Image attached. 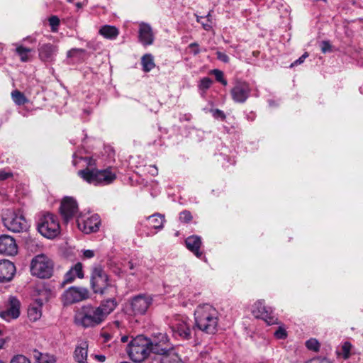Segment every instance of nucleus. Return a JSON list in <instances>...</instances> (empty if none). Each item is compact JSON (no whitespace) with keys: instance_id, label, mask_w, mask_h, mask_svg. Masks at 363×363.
I'll use <instances>...</instances> for the list:
<instances>
[{"instance_id":"obj_30","label":"nucleus","mask_w":363,"mask_h":363,"mask_svg":"<svg viewBox=\"0 0 363 363\" xmlns=\"http://www.w3.org/2000/svg\"><path fill=\"white\" fill-rule=\"evenodd\" d=\"M141 63L145 72H150L154 67L155 63L153 57L150 54H146L143 56Z\"/></svg>"},{"instance_id":"obj_56","label":"nucleus","mask_w":363,"mask_h":363,"mask_svg":"<svg viewBox=\"0 0 363 363\" xmlns=\"http://www.w3.org/2000/svg\"><path fill=\"white\" fill-rule=\"evenodd\" d=\"M85 160L88 161V164L89 165H91V162H92V159L91 157H86L85 158Z\"/></svg>"},{"instance_id":"obj_10","label":"nucleus","mask_w":363,"mask_h":363,"mask_svg":"<svg viewBox=\"0 0 363 363\" xmlns=\"http://www.w3.org/2000/svg\"><path fill=\"white\" fill-rule=\"evenodd\" d=\"M89 296V292L87 289L72 286L64 292L62 298L64 305L67 306L85 300Z\"/></svg>"},{"instance_id":"obj_3","label":"nucleus","mask_w":363,"mask_h":363,"mask_svg":"<svg viewBox=\"0 0 363 363\" xmlns=\"http://www.w3.org/2000/svg\"><path fill=\"white\" fill-rule=\"evenodd\" d=\"M151 340L143 335L133 338L128 345L127 352L135 362H142L150 354Z\"/></svg>"},{"instance_id":"obj_48","label":"nucleus","mask_w":363,"mask_h":363,"mask_svg":"<svg viewBox=\"0 0 363 363\" xmlns=\"http://www.w3.org/2000/svg\"><path fill=\"white\" fill-rule=\"evenodd\" d=\"M216 55H217V58L222 62H228L229 60L228 56L223 52H216Z\"/></svg>"},{"instance_id":"obj_32","label":"nucleus","mask_w":363,"mask_h":363,"mask_svg":"<svg viewBox=\"0 0 363 363\" xmlns=\"http://www.w3.org/2000/svg\"><path fill=\"white\" fill-rule=\"evenodd\" d=\"M11 98L18 106L24 105L28 102V99L25 95L18 90H14L11 92Z\"/></svg>"},{"instance_id":"obj_14","label":"nucleus","mask_w":363,"mask_h":363,"mask_svg":"<svg viewBox=\"0 0 363 363\" xmlns=\"http://www.w3.org/2000/svg\"><path fill=\"white\" fill-rule=\"evenodd\" d=\"M206 333L215 334L218 327V313L211 306L206 305Z\"/></svg>"},{"instance_id":"obj_15","label":"nucleus","mask_w":363,"mask_h":363,"mask_svg":"<svg viewBox=\"0 0 363 363\" xmlns=\"http://www.w3.org/2000/svg\"><path fill=\"white\" fill-rule=\"evenodd\" d=\"M18 252L16 240L9 235L0 236V253L6 255H15Z\"/></svg>"},{"instance_id":"obj_7","label":"nucleus","mask_w":363,"mask_h":363,"mask_svg":"<svg viewBox=\"0 0 363 363\" xmlns=\"http://www.w3.org/2000/svg\"><path fill=\"white\" fill-rule=\"evenodd\" d=\"M90 284L94 294H106L113 286L109 283L108 276L100 265L94 266L91 270Z\"/></svg>"},{"instance_id":"obj_60","label":"nucleus","mask_w":363,"mask_h":363,"mask_svg":"<svg viewBox=\"0 0 363 363\" xmlns=\"http://www.w3.org/2000/svg\"><path fill=\"white\" fill-rule=\"evenodd\" d=\"M210 17H211L210 13L207 16H206V18H207L208 21H210Z\"/></svg>"},{"instance_id":"obj_4","label":"nucleus","mask_w":363,"mask_h":363,"mask_svg":"<svg viewBox=\"0 0 363 363\" xmlns=\"http://www.w3.org/2000/svg\"><path fill=\"white\" fill-rule=\"evenodd\" d=\"M54 262L45 254L35 255L30 262V272L40 279H48L52 276Z\"/></svg>"},{"instance_id":"obj_17","label":"nucleus","mask_w":363,"mask_h":363,"mask_svg":"<svg viewBox=\"0 0 363 363\" xmlns=\"http://www.w3.org/2000/svg\"><path fill=\"white\" fill-rule=\"evenodd\" d=\"M38 56L43 62H52L55 60V56L57 52V46L51 43H44L39 45Z\"/></svg>"},{"instance_id":"obj_43","label":"nucleus","mask_w":363,"mask_h":363,"mask_svg":"<svg viewBox=\"0 0 363 363\" xmlns=\"http://www.w3.org/2000/svg\"><path fill=\"white\" fill-rule=\"evenodd\" d=\"M320 49L323 53H327L331 51V45L329 41L324 40L320 43Z\"/></svg>"},{"instance_id":"obj_39","label":"nucleus","mask_w":363,"mask_h":363,"mask_svg":"<svg viewBox=\"0 0 363 363\" xmlns=\"http://www.w3.org/2000/svg\"><path fill=\"white\" fill-rule=\"evenodd\" d=\"M192 220V216L189 211H183L179 214V220L183 223H189Z\"/></svg>"},{"instance_id":"obj_20","label":"nucleus","mask_w":363,"mask_h":363,"mask_svg":"<svg viewBox=\"0 0 363 363\" xmlns=\"http://www.w3.org/2000/svg\"><path fill=\"white\" fill-rule=\"evenodd\" d=\"M118 303L114 297L108 298L101 301L100 305L96 306L102 316L106 320L117 307Z\"/></svg>"},{"instance_id":"obj_55","label":"nucleus","mask_w":363,"mask_h":363,"mask_svg":"<svg viewBox=\"0 0 363 363\" xmlns=\"http://www.w3.org/2000/svg\"><path fill=\"white\" fill-rule=\"evenodd\" d=\"M204 87V78L200 80V88L202 89Z\"/></svg>"},{"instance_id":"obj_21","label":"nucleus","mask_w":363,"mask_h":363,"mask_svg":"<svg viewBox=\"0 0 363 363\" xmlns=\"http://www.w3.org/2000/svg\"><path fill=\"white\" fill-rule=\"evenodd\" d=\"M139 39L140 41L145 45L152 44L154 36L152 28L149 24L142 23L140 25Z\"/></svg>"},{"instance_id":"obj_33","label":"nucleus","mask_w":363,"mask_h":363,"mask_svg":"<svg viewBox=\"0 0 363 363\" xmlns=\"http://www.w3.org/2000/svg\"><path fill=\"white\" fill-rule=\"evenodd\" d=\"M28 315L30 320L35 321L41 316V310L37 306H30L28 311Z\"/></svg>"},{"instance_id":"obj_47","label":"nucleus","mask_w":363,"mask_h":363,"mask_svg":"<svg viewBox=\"0 0 363 363\" xmlns=\"http://www.w3.org/2000/svg\"><path fill=\"white\" fill-rule=\"evenodd\" d=\"M188 50L189 52L193 53L194 55H196L199 52L198 45L196 43L190 44L188 47Z\"/></svg>"},{"instance_id":"obj_42","label":"nucleus","mask_w":363,"mask_h":363,"mask_svg":"<svg viewBox=\"0 0 363 363\" xmlns=\"http://www.w3.org/2000/svg\"><path fill=\"white\" fill-rule=\"evenodd\" d=\"M274 336L278 339H285L287 336L286 331L285 329L279 327L275 332H274Z\"/></svg>"},{"instance_id":"obj_18","label":"nucleus","mask_w":363,"mask_h":363,"mask_svg":"<svg viewBox=\"0 0 363 363\" xmlns=\"http://www.w3.org/2000/svg\"><path fill=\"white\" fill-rule=\"evenodd\" d=\"M20 315V302L15 297L9 298V303L5 311L0 312V316L5 320L16 319Z\"/></svg>"},{"instance_id":"obj_44","label":"nucleus","mask_w":363,"mask_h":363,"mask_svg":"<svg viewBox=\"0 0 363 363\" xmlns=\"http://www.w3.org/2000/svg\"><path fill=\"white\" fill-rule=\"evenodd\" d=\"M85 50L84 49H80V48H73V49H71L70 50H69L67 53V57L70 58V57H73L75 56L76 54H78V53H85Z\"/></svg>"},{"instance_id":"obj_6","label":"nucleus","mask_w":363,"mask_h":363,"mask_svg":"<svg viewBox=\"0 0 363 363\" xmlns=\"http://www.w3.org/2000/svg\"><path fill=\"white\" fill-rule=\"evenodd\" d=\"M38 232L47 238H54L60 233V223L57 218L49 212L42 214L38 221Z\"/></svg>"},{"instance_id":"obj_40","label":"nucleus","mask_w":363,"mask_h":363,"mask_svg":"<svg viewBox=\"0 0 363 363\" xmlns=\"http://www.w3.org/2000/svg\"><path fill=\"white\" fill-rule=\"evenodd\" d=\"M10 363H30V361L24 355L18 354L13 357Z\"/></svg>"},{"instance_id":"obj_12","label":"nucleus","mask_w":363,"mask_h":363,"mask_svg":"<svg viewBox=\"0 0 363 363\" xmlns=\"http://www.w3.org/2000/svg\"><path fill=\"white\" fill-rule=\"evenodd\" d=\"M60 211L65 222H68L78 211L76 200L72 197H65L61 202Z\"/></svg>"},{"instance_id":"obj_25","label":"nucleus","mask_w":363,"mask_h":363,"mask_svg":"<svg viewBox=\"0 0 363 363\" xmlns=\"http://www.w3.org/2000/svg\"><path fill=\"white\" fill-rule=\"evenodd\" d=\"M33 356L36 363H55L56 362V358L54 355L41 353L35 350L33 352Z\"/></svg>"},{"instance_id":"obj_41","label":"nucleus","mask_w":363,"mask_h":363,"mask_svg":"<svg viewBox=\"0 0 363 363\" xmlns=\"http://www.w3.org/2000/svg\"><path fill=\"white\" fill-rule=\"evenodd\" d=\"M49 23H50V26H51L52 28V30L54 31L56 30V28L59 26L60 24V19L57 16H52L51 17H50L49 18Z\"/></svg>"},{"instance_id":"obj_45","label":"nucleus","mask_w":363,"mask_h":363,"mask_svg":"<svg viewBox=\"0 0 363 363\" xmlns=\"http://www.w3.org/2000/svg\"><path fill=\"white\" fill-rule=\"evenodd\" d=\"M308 52H305L302 56H301L298 60H295L293 63L291 64L290 67H293L294 66L301 65L303 63L306 57H308Z\"/></svg>"},{"instance_id":"obj_13","label":"nucleus","mask_w":363,"mask_h":363,"mask_svg":"<svg viewBox=\"0 0 363 363\" xmlns=\"http://www.w3.org/2000/svg\"><path fill=\"white\" fill-rule=\"evenodd\" d=\"M233 99L237 103H244L249 97L250 88L247 83L242 81H237L231 89Z\"/></svg>"},{"instance_id":"obj_8","label":"nucleus","mask_w":363,"mask_h":363,"mask_svg":"<svg viewBox=\"0 0 363 363\" xmlns=\"http://www.w3.org/2000/svg\"><path fill=\"white\" fill-rule=\"evenodd\" d=\"M153 298L151 295L141 294L133 297L130 301L131 312L133 315H144L152 305Z\"/></svg>"},{"instance_id":"obj_64","label":"nucleus","mask_w":363,"mask_h":363,"mask_svg":"<svg viewBox=\"0 0 363 363\" xmlns=\"http://www.w3.org/2000/svg\"><path fill=\"white\" fill-rule=\"evenodd\" d=\"M0 363H4L2 361L0 360Z\"/></svg>"},{"instance_id":"obj_50","label":"nucleus","mask_w":363,"mask_h":363,"mask_svg":"<svg viewBox=\"0 0 363 363\" xmlns=\"http://www.w3.org/2000/svg\"><path fill=\"white\" fill-rule=\"evenodd\" d=\"M83 255L85 258L89 259L94 256V252L91 250H86L84 251Z\"/></svg>"},{"instance_id":"obj_37","label":"nucleus","mask_w":363,"mask_h":363,"mask_svg":"<svg viewBox=\"0 0 363 363\" xmlns=\"http://www.w3.org/2000/svg\"><path fill=\"white\" fill-rule=\"evenodd\" d=\"M306 346L309 350L318 352L320 348V343L315 338H311L306 342Z\"/></svg>"},{"instance_id":"obj_9","label":"nucleus","mask_w":363,"mask_h":363,"mask_svg":"<svg viewBox=\"0 0 363 363\" xmlns=\"http://www.w3.org/2000/svg\"><path fill=\"white\" fill-rule=\"evenodd\" d=\"M150 349V353L152 352L162 357L174 348L170 344L169 340L166 334L159 333L157 336L155 337L153 340H151Z\"/></svg>"},{"instance_id":"obj_24","label":"nucleus","mask_w":363,"mask_h":363,"mask_svg":"<svg viewBox=\"0 0 363 363\" xmlns=\"http://www.w3.org/2000/svg\"><path fill=\"white\" fill-rule=\"evenodd\" d=\"M83 277L82 264L78 262L65 274L63 284L71 283L76 277L83 278Z\"/></svg>"},{"instance_id":"obj_31","label":"nucleus","mask_w":363,"mask_h":363,"mask_svg":"<svg viewBox=\"0 0 363 363\" xmlns=\"http://www.w3.org/2000/svg\"><path fill=\"white\" fill-rule=\"evenodd\" d=\"M32 51L30 48L19 45L16 48V52L20 57L21 61L26 62L30 60L29 53Z\"/></svg>"},{"instance_id":"obj_53","label":"nucleus","mask_w":363,"mask_h":363,"mask_svg":"<svg viewBox=\"0 0 363 363\" xmlns=\"http://www.w3.org/2000/svg\"><path fill=\"white\" fill-rule=\"evenodd\" d=\"M128 338H129V337H128V336H127V335H123V336H122V337H121V341L122 342H128Z\"/></svg>"},{"instance_id":"obj_2","label":"nucleus","mask_w":363,"mask_h":363,"mask_svg":"<svg viewBox=\"0 0 363 363\" xmlns=\"http://www.w3.org/2000/svg\"><path fill=\"white\" fill-rule=\"evenodd\" d=\"M77 174L87 183L94 185H108L116 179V174L110 168L98 169L86 167L79 170Z\"/></svg>"},{"instance_id":"obj_1","label":"nucleus","mask_w":363,"mask_h":363,"mask_svg":"<svg viewBox=\"0 0 363 363\" xmlns=\"http://www.w3.org/2000/svg\"><path fill=\"white\" fill-rule=\"evenodd\" d=\"M105 321L99 310L91 304H86L79 308L74 315V323L82 328H94Z\"/></svg>"},{"instance_id":"obj_26","label":"nucleus","mask_w":363,"mask_h":363,"mask_svg":"<svg viewBox=\"0 0 363 363\" xmlns=\"http://www.w3.org/2000/svg\"><path fill=\"white\" fill-rule=\"evenodd\" d=\"M160 363H184L175 349L160 357Z\"/></svg>"},{"instance_id":"obj_63","label":"nucleus","mask_w":363,"mask_h":363,"mask_svg":"<svg viewBox=\"0 0 363 363\" xmlns=\"http://www.w3.org/2000/svg\"><path fill=\"white\" fill-rule=\"evenodd\" d=\"M197 21H198V22H199V21H200V20H199V17H198V16H197Z\"/></svg>"},{"instance_id":"obj_49","label":"nucleus","mask_w":363,"mask_h":363,"mask_svg":"<svg viewBox=\"0 0 363 363\" xmlns=\"http://www.w3.org/2000/svg\"><path fill=\"white\" fill-rule=\"evenodd\" d=\"M13 176L11 172H7L5 170L0 171V181L6 180Z\"/></svg>"},{"instance_id":"obj_52","label":"nucleus","mask_w":363,"mask_h":363,"mask_svg":"<svg viewBox=\"0 0 363 363\" xmlns=\"http://www.w3.org/2000/svg\"><path fill=\"white\" fill-rule=\"evenodd\" d=\"M213 80L210 78L206 77V89L211 86Z\"/></svg>"},{"instance_id":"obj_61","label":"nucleus","mask_w":363,"mask_h":363,"mask_svg":"<svg viewBox=\"0 0 363 363\" xmlns=\"http://www.w3.org/2000/svg\"><path fill=\"white\" fill-rule=\"evenodd\" d=\"M109 339V335L106 336V340H108Z\"/></svg>"},{"instance_id":"obj_16","label":"nucleus","mask_w":363,"mask_h":363,"mask_svg":"<svg viewBox=\"0 0 363 363\" xmlns=\"http://www.w3.org/2000/svg\"><path fill=\"white\" fill-rule=\"evenodd\" d=\"M14 264L7 259L0 261V282H8L13 279L16 274Z\"/></svg>"},{"instance_id":"obj_36","label":"nucleus","mask_w":363,"mask_h":363,"mask_svg":"<svg viewBox=\"0 0 363 363\" xmlns=\"http://www.w3.org/2000/svg\"><path fill=\"white\" fill-rule=\"evenodd\" d=\"M208 111L211 113L212 116L216 119L223 121L226 118V116L224 113V112L220 109L211 108H209Z\"/></svg>"},{"instance_id":"obj_28","label":"nucleus","mask_w":363,"mask_h":363,"mask_svg":"<svg viewBox=\"0 0 363 363\" xmlns=\"http://www.w3.org/2000/svg\"><path fill=\"white\" fill-rule=\"evenodd\" d=\"M147 218L150 220V223L153 228L158 230L163 228L165 221L164 215L157 213L149 216Z\"/></svg>"},{"instance_id":"obj_5","label":"nucleus","mask_w":363,"mask_h":363,"mask_svg":"<svg viewBox=\"0 0 363 363\" xmlns=\"http://www.w3.org/2000/svg\"><path fill=\"white\" fill-rule=\"evenodd\" d=\"M4 226L13 233L26 231L28 228V222L21 211L6 209L2 214Z\"/></svg>"},{"instance_id":"obj_58","label":"nucleus","mask_w":363,"mask_h":363,"mask_svg":"<svg viewBox=\"0 0 363 363\" xmlns=\"http://www.w3.org/2000/svg\"><path fill=\"white\" fill-rule=\"evenodd\" d=\"M4 344V340L3 339H0V349L3 347Z\"/></svg>"},{"instance_id":"obj_34","label":"nucleus","mask_w":363,"mask_h":363,"mask_svg":"<svg viewBox=\"0 0 363 363\" xmlns=\"http://www.w3.org/2000/svg\"><path fill=\"white\" fill-rule=\"evenodd\" d=\"M202 308H199L196 311H195V325L194 327V330L195 331V336L197 337L199 334H198V332L197 330H199V332L200 333H202L203 331H204V327L203 325L199 322V318H198V315L200 313V310H201Z\"/></svg>"},{"instance_id":"obj_57","label":"nucleus","mask_w":363,"mask_h":363,"mask_svg":"<svg viewBox=\"0 0 363 363\" xmlns=\"http://www.w3.org/2000/svg\"><path fill=\"white\" fill-rule=\"evenodd\" d=\"M83 6H84V4H83V3H81V2H77V3L76 4V6H77L78 9H81Z\"/></svg>"},{"instance_id":"obj_35","label":"nucleus","mask_w":363,"mask_h":363,"mask_svg":"<svg viewBox=\"0 0 363 363\" xmlns=\"http://www.w3.org/2000/svg\"><path fill=\"white\" fill-rule=\"evenodd\" d=\"M209 74H213L215 76L216 80L220 83H221L223 85L226 86L228 82L224 79V74L221 70L215 69H212L209 72Z\"/></svg>"},{"instance_id":"obj_19","label":"nucleus","mask_w":363,"mask_h":363,"mask_svg":"<svg viewBox=\"0 0 363 363\" xmlns=\"http://www.w3.org/2000/svg\"><path fill=\"white\" fill-rule=\"evenodd\" d=\"M77 224L80 230L88 234L96 232L99 230L101 224V220L97 214H94L82 223L79 220H77Z\"/></svg>"},{"instance_id":"obj_54","label":"nucleus","mask_w":363,"mask_h":363,"mask_svg":"<svg viewBox=\"0 0 363 363\" xmlns=\"http://www.w3.org/2000/svg\"><path fill=\"white\" fill-rule=\"evenodd\" d=\"M128 267L129 269H130V270H133L135 267L134 264L131 261H129L128 262Z\"/></svg>"},{"instance_id":"obj_38","label":"nucleus","mask_w":363,"mask_h":363,"mask_svg":"<svg viewBox=\"0 0 363 363\" xmlns=\"http://www.w3.org/2000/svg\"><path fill=\"white\" fill-rule=\"evenodd\" d=\"M352 345L349 342H345L342 346V354L344 359H348L350 356Z\"/></svg>"},{"instance_id":"obj_27","label":"nucleus","mask_w":363,"mask_h":363,"mask_svg":"<svg viewBox=\"0 0 363 363\" xmlns=\"http://www.w3.org/2000/svg\"><path fill=\"white\" fill-rule=\"evenodd\" d=\"M99 33L106 38L115 39L119 34L117 28L112 26H104L99 30Z\"/></svg>"},{"instance_id":"obj_29","label":"nucleus","mask_w":363,"mask_h":363,"mask_svg":"<svg viewBox=\"0 0 363 363\" xmlns=\"http://www.w3.org/2000/svg\"><path fill=\"white\" fill-rule=\"evenodd\" d=\"M172 331L185 339L190 337L191 330L186 323L182 322L178 323L176 327H172Z\"/></svg>"},{"instance_id":"obj_23","label":"nucleus","mask_w":363,"mask_h":363,"mask_svg":"<svg viewBox=\"0 0 363 363\" xmlns=\"http://www.w3.org/2000/svg\"><path fill=\"white\" fill-rule=\"evenodd\" d=\"M186 247L192 252L197 257L202 255V252L199 251L201 245V238L196 235L188 237L185 240Z\"/></svg>"},{"instance_id":"obj_46","label":"nucleus","mask_w":363,"mask_h":363,"mask_svg":"<svg viewBox=\"0 0 363 363\" xmlns=\"http://www.w3.org/2000/svg\"><path fill=\"white\" fill-rule=\"evenodd\" d=\"M306 363H333V362L325 358H323V359L315 358V359H310L309 361L306 362Z\"/></svg>"},{"instance_id":"obj_59","label":"nucleus","mask_w":363,"mask_h":363,"mask_svg":"<svg viewBox=\"0 0 363 363\" xmlns=\"http://www.w3.org/2000/svg\"><path fill=\"white\" fill-rule=\"evenodd\" d=\"M259 52H258V51H255V52H253V55H254V56H257V55H259Z\"/></svg>"},{"instance_id":"obj_11","label":"nucleus","mask_w":363,"mask_h":363,"mask_svg":"<svg viewBox=\"0 0 363 363\" xmlns=\"http://www.w3.org/2000/svg\"><path fill=\"white\" fill-rule=\"evenodd\" d=\"M252 313L255 318L263 319L268 325L277 323V319L274 317L272 308L265 306L263 300H259L254 303Z\"/></svg>"},{"instance_id":"obj_22","label":"nucleus","mask_w":363,"mask_h":363,"mask_svg":"<svg viewBox=\"0 0 363 363\" xmlns=\"http://www.w3.org/2000/svg\"><path fill=\"white\" fill-rule=\"evenodd\" d=\"M88 342L86 341H81L76 346L74 352V359L78 363H86L88 354Z\"/></svg>"},{"instance_id":"obj_51","label":"nucleus","mask_w":363,"mask_h":363,"mask_svg":"<svg viewBox=\"0 0 363 363\" xmlns=\"http://www.w3.org/2000/svg\"><path fill=\"white\" fill-rule=\"evenodd\" d=\"M94 359L100 362H104L106 360V356L103 354H95Z\"/></svg>"},{"instance_id":"obj_62","label":"nucleus","mask_w":363,"mask_h":363,"mask_svg":"<svg viewBox=\"0 0 363 363\" xmlns=\"http://www.w3.org/2000/svg\"><path fill=\"white\" fill-rule=\"evenodd\" d=\"M68 2H72L74 0H67Z\"/></svg>"}]
</instances>
